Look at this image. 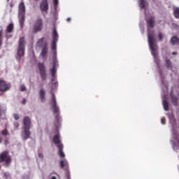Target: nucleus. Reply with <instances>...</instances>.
<instances>
[{
	"mask_svg": "<svg viewBox=\"0 0 179 179\" xmlns=\"http://www.w3.org/2000/svg\"><path fill=\"white\" fill-rule=\"evenodd\" d=\"M3 176L4 177H6V178H9V176H10L9 173L8 172L4 173Z\"/></svg>",
	"mask_w": 179,
	"mask_h": 179,
	"instance_id": "35",
	"label": "nucleus"
},
{
	"mask_svg": "<svg viewBox=\"0 0 179 179\" xmlns=\"http://www.w3.org/2000/svg\"><path fill=\"white\" fill-rule=\"evenodd\" d=\"M148 27H155V18L154 16H150V17L145 19Z\"/></svg>",
	"mask_w": 179,
	"mask_h": 179,
	"instance_id": "15",
	"label": "nucleus"
},
{
	"mask_svg": "<svg viewBox=\"0 0 179 179\" xmlns=\"http://www.w3.org/2000/svg\"><path fill=\"white\" fill-rule=\"evenodd\" d=\"M13 117H14V120H15V121H17V120H19V118H20V117L19 116V115L15 113L13 115Z\"/></svg>",
	"mask_w": 179,
	"mask_h": 179,
	"instance_id": "28",
	"label": "nucleus"
},
{
	"mask_svg": "<svg viewBox=\"0 0 179 179\" xmlns=\"http://www.w3.org/2000/svg\"><path fill=\"white\" fill-rule=\"evenodd\" d=\"M155 41H156V39L155 38V36H153V34H148V44L150 45L151 52L155 59V62L159 66V60L157 59V53L156 52L157 50V45L155 44Z\"/></svg>",
	"mask_w": 179,
	"mask_h": 179,
	"instance_id": "2",
	"label": "nucleus"
},
{
	"mask_svg": "<svg viewBox=\"0 0 179 179\" xmlns=\"http://www.w3.org/2000/svg\"><path fill=\"white\" fill-rule=\"evenodd\" d=\"M55 85H58V83H55Z\"/></svg>",
	"mask_w": 179,
	"mask_h": 179,
	"instance_id": "43",
	"label": "nucleus"
},
{
	"mask_svg": "<svg viewBox=\"0 0 179 179\" xmlns=\"http://www.w3.org/2000/svg\"><path fill=\"white\" fill-rule=\"evenodd\" d=\"M172 26L174 29H176V30H179V26L177 24H172Z\"/></svg>",
	"mask_w": 179,
	"mask_h": 179,
	"instance_id": "33",
	"label": "nucleus"
},
{
	"mask_svg": "<svg viewBox=\"0 0 179 179\" xmlns=\"http://www.w3.org/2000/svg\"><path fill=\"white\" fill-rule=\"evenodd\" d=\"M12 85L10 83L5 82L3 80H0V92H5L10 90Z\"/></svg>",
	"mask_w": 179,
	"mask_h": 179,
	"instance_id": "11",
	"label": "nucleus"
},
{
	"mask_svg": "<svg viewBox=\"0 0 179 179\" xmlns=\"http://www.w3.org/2000/svg\"><path fill=\"white\" fill-rule=\"evenodd\" d=\"M36 2H37L38 0H34Z\"/></svg>",
	"mask_w": 179,
	"mask_h": 179,
	"instance_id": "44",
	"label": "nucleus"
},
{
	"mask_svg": "<svg viewBox=\"0 0 179 179\" xmlns=\"http://www.w3.org/2000/svg\"><path fill=\"white\" fill-rule=\"evenodd\" d=\"M1 135L3 136H8V135H9V131L6 129L4 130L1 131Z\"/></svg>",
	"mask_w": 179,
	"mask_h": 179,
	"instance_id": "24",
	"label": "nucleus"
},
{
	"mask_svg": "<svg viewBox=\"0 0 179 179\" xmlns=\"http://www.w3.org/2000/svg\"><path fill=\"white\" fill-rule=\"evenodd\" d=\"M50 73H51L52 78H54L55 76V73H57V69L52 68L50 69Z\"/></svg>",
	"mask_w": 179,
	"mask_h": 179,
	"instance_id": "25",
	"label": "nucleus"
},
{
	"mask_svg": "<svg viewBox=\"0 0 179 179\" xmlns=\"http://www.w3.org/2000/svg\"><path fill=\"white\" fill-rule=\"evenodd\" d=\"M159 37V41H162V40H163V34H162L161 32L158 35Z\"/></svg>",
	"mask_w": 179,
	"mask_h": 179,
	"instance_id": "29",
	"label": "nucleus"
},
{
	"mask_svg": "<svg viewBox=\"0 0 179 179\" xmlns=\"http://www.w3.org/2000/svg\"><path fill=\"white\" fill-rule=\"evenodd\" d=\"M53 3L55 5V8H57V6H58V0H53Z\"/></svg>",
	"mask_w": 179,
	"mask_h": 179,
	"instance_id": "32",
	"label": "nucleus"
},
{
	"mask_svg": "<svg viewBox=\"0 0 179 179\" xmlns=\"http://www.w3.org/2000/svg\"><path fill=\"white\" fill-rule=\"evenodd\" d=\"M20 26L23 27L24 26V15H18Z\"/></svg>",
	"mask_w": 179,
	"mask_h": 179,
	"instance_id": "20",
	"label": "nucleus"
},
{
	"mask_svg": "<svg viewBox=\"0 0 179 179\" xmlns=\"http://www.w3.org/2000/svg\"><path fill=\"white\" fill-rule=\"evenodd\" d=\"M64 167H68V161L66 159L60 161V169H64Z\"/></svg>",
	"mask_w": 179,
	"mask_h": 179,
	"instance_id": "22",
	"label": "nucleus"
},
{
	"mask_svg": "<svg viewBox=\"0 0 179 179\" xmlns=\"http://www.w3.org/2000/svg\"><path fill=\"white\" fill-rule=\"evenodd\" d=\"M53 142L55 145L58 148V155L59 157H65V153H64V144L61 142V136H59V132L53 136Z\"/></svg>",
	"mask_w": 179,
	"mask_h": 179,
	"instance_id": "3",
	"label": "nucleus"
},
{
	"mask_svg": "<svg viewBox=\"0 0 179 179\" xmlns=\"http://www.w3.org/2000/svg\"><path fill=\"white\" fill-rule=\"evenodd\" d=\"M38 157H40V159H43V157H44V155H43V153H39Z\"/></svg>",
	"mask_w": 179,
	"mask_h": 179,
	"instance_id": "36",
	"label": "nucleus"
},
{
	"mask_svg": "<svg viewBox=\"0 0 179 179\" xmlns=\"http://www.w3.org/2000/svg\"><path fill=\"white\" fill-rule=\"evenodd\" d=\"M52 99L50 101V103L52 105L53 109V113L56 115L55 116V121L57 124H59V121H61V116H59V107L57 105V99L55 98V94L51 92Z\"/></svg>",
	"mask_w": 179,
	"mask_h": 179,
	"instance_id": "4",
	"label": "nucleus"
},
{
	"mask_svg": "<svg viewBox=\"0 0 179 179\" xmlns=\"http://www.w3.org/2000/svg\"><path fill=\"white\" fill-rule=\"evenodd\" d=\"M43 30V19L38 18L34 24V33H38Z\"/></svg>",
	"mask_w": 179,
	"mask_h": 179,
	"instance_id": "10",
	"label": "nucleus"
},
{
	"mask_svg": "<svg viewBox=\"0 0 179 179\" xmlns=\"http://www.w3.org/2000/svg\"><path fill=\"white\" fill-rule=\"evenodd\" d=\"M39 97L42 103L45 101V90H44V89H41L39 90Z\"/></svg>",
	"mask_w": 179,
	"mask_h": 179,
	"instance_id": "16",
	"label": "nucleus"
},
{
	"mask_svg": "<svg viewBox=\"0 0 179 179\" xmlns=\"http://www.w3.org/2000/svg\"><path fill=\"white\" fill-rule=\"evenodd\" d=\"M4 143L5 145H8V143H9V141H8V139L4 140Z\"/></svg>",
	"mask_w": 179,
	"mask_h": 179,
	"instance_id": "38",
	"label": "nucleus"
},
{
	"mask_svg": "<svg viewBox=\"0 0 179 179\" xmlns=\"http://www.w3.org/2000/svg\"><path fill=\"white\" fill-rule=\"evenodd\" d=\"M22 104H26V99H23L22 101Z\"/></svg>",
	"mask_w": 179,
	"mask_h": 179,
	"instance_id": "37",
	"label": "nucleus"
},
{
	"mask_svg": "<svg viewBox=\"0 0 179 179\" xmlns=\"http://www.w3.org/2000/svg\"><path fill=\"white\" fill-rule=\"evenodd\" d=\"M0 116H1V108H0Z\"/></svg>",
	"mask_w": 179,
	"mask_h": 179,
	"instance_id": "46",
	"label": "nucleus"
},
{
	"mask_svg": "<svg viewBox=\"0 0 179 179\" xmlns=\"http://www.w3.org/2000/svg\"><path fill=\"white\" fill-rule=\"evenodd\" d=\"M66 177L67 179H71V173H69V172H66Z\"/></svg>",
	"mask_w": 179,
	"mask_h": 179,
	"instance_id": "34",
	"label": "nucleus"
},
{
	"mask_svg": "<svg viewBox=\"0 0 179 179\" xmlns=\"http://www.w3.org/2000/svg\"><path fill=\"white\" fill-rule=\"evenodd\" d=\"M1 163L4 167H9V164L12 163V157L9 155V151L6 150L0 154V170L2 167Z\"/></svg>",
	"mask_w": 179,
	"mask_h": 179,
	"instance_id": "5",
	"label": "nucleus"
},
{
	"mask_svg": "<svg viewBox=\"0 0 179 179\" xmlns=\"http://www.w3.org/2000/svg\"><path fill=\"white\" fill-rule=\"evenodd\" d=\"M161 122H162V125H164L166 124V117H162Z\"/></svg>",
	"mask_w": 179,
	"mask_h": 179,
	"instance_id": "31",
	"label": "nucleus"
},
{
	"mask_svg": "<svg viewBox=\"0 0 179 179\" xmlns=\"http://www.w3.org/2000/svg\"><path fill=\"white\" fill-rule=\"evenodd\" d=\"M20 91H21V92H26V86H24V85H21V87H20Z\"/></svg>",
	"mask_w": 179,
	"mask_h": 179,
	"instance_id": "30",
	"label": "nucleus"
},
{
	"mask_svg": "<svg viewBox=\"0 0 179 179\" xmlns=\"http://www.w3.org/2000/svg\"><path fill=\"white\" fill-rule=\"evenodd\" d=\"M2 33H3V31L0 30V47H1L3 44Z\"/></svg>",
	"mask_w": 179,
	"mask_h": 179,
	"instance_id": "26",
	"label": "nucleus"
},
{
	"mask_svg": "<svg viewBox=\"0 0 179 179\" xmlns=\"http://www.w3.org/2000/svg\"><path fill=\"white\" fill-rule=\"evenodd\" d=\"M57 65H58V62L57 61V59H54L52 68L57 69Z\"/></svg>",
	"mask_w": 179,
	"mask_h": 179,
	"instance_id": "27",
	"label": "nucleus"
},
{
	"mask_svg": "<svg viewBox=\"0 0 179 179\" xmlns=\"http://www.w3.org/2000/svg\"><path fill=\"white\" fill-rule=\"evenodd\" d=\"M145 0H140V8L141 9H145V8L146 7V6L145 5Z\"/></svg>",
	"mask_w": 179,
	"mask_h": 179,
	"instance_id": "23",
	"label": "nucleus"
},
{
	"mask_svg": "<svg viewBox=\"0 0 179 179\" xmlns=\"http://www.w3.org/2000/svg\"><path fill=\"white\" fill-rule=\"evenodd\" d=\"M50 179H57V177L55 176H52V178Z\"/></svg>",
	"mask_w": 179,
	"mask_h": 179,
	"instance_id": "41",
	"label": "nucleus"
},
{
	"mask_svg": "<svg viewBox=\"0 0 179 179\" xmlns=\"http://www.w3.org/2000/svg\"><path fill=\"white\" fill-rule=\"evenodd\" d=\"M26 13V6L24 2L22 1L18 6V16H24Z\"/></svg>",
	"mask_w": 179,
	"mask_h": 179,
	"instance_id": "14",
	"label": "nucleus"
},
{
	"mask_svg": "<svg viewBox=\"0 0 179 179\" xmlns=\"http://www.w3.org/2000/svg\"><path fill=\"white\" fill-rule=\"evenodd\" d=\"M173 15L176 19H179V8L176 7L173 8Z\"/></svg>",
	"mask_w": 179,
	"mask_h": 179,
	"instance_id": "21",
	"label": "nucleus"
},
{
	"mask_svg": "<svg viewBox=\"0 0 179 179\" xmlns=\"http://www.w3.org/2000/svg\"><path fill=\"white\" fill-rule=\"evenodd\" d=\"M40 9L42 13H43V12H48V0H42L40 3Z\"/></svg>",
	"mask_w": 179,
	"mask_h": 179,
	"instance_id": "12",
	"label": "nucleus"
},
{
	"mask_svg": "<svg viewBox=\"0 0 179 179\" xmlns=\"http://www.w3.org/2000/svg\"><path fill=\"white\" fill-rule=\"evenodd\" d=\"M23 129L24 134H22V139L24 141H27L30 138L31 133L30 132V128L31 125V119L29 116H25L23 119Z\"/></svg>",
	"mask_w": 179,
	"mask_h": 179,
	"instance_id": "1",
	"label": "nucleus"
},
{
	"mask_svg": "<svg viewBox=\"0 0 179 179\" xmlns=\"http://www.w3.org/2000/svg\"><path fill=\"white\" fill-rule=\"evenodd\" d=\"M37 45L39 47H41L42 51L41 52V56H42L43 58H45V55H47V52H48V43L44 42V37H43L38 41Z\"/></svg>",
	"mask_w": 179,
	"mask_h": 179,
	"instance_id": "6",
	"label": "nucleus"
},
{
	"mask_svg": "<svg viewBox=\"0 0 179 179\" xmlns=\"http://www.w3.org/2000/svg\"><path fill=\"white\" fill-rule=\"evenodd\" d=\"M58 42V32L55 27L52 32V41L51 43L52 51H54L55 57H57V43Z\"/></svg>",
	"mask_w": 179,
	"mask_h": 179,
	"instance_id": "7",
	"label": "nucleus"
},
{
	"mask_svg": "<svg viewBox=\"0 0 179 179\" xmlns=\"http://www.w3.org/2000/svg\"><path fill=\"white\" fill-rule=\"evenodd\" d=\"M172 55H177V52H173Z\"/></svg>",
	"mask_w": 179,
	"mask_h": 179,
	"instance_id": "40",
	"label": "nucleus"
},
{
	"mask_svg": "<svg viewBox=\"0 0 179 179\" xmlns=\"http://www.w3.org/2000/svg\"><path fill=\"white\" fill-rule=\"evenodd\" d=\"M165 66L169 69H173V63L170 59H165Z\"/></svg>",
	"mask_w": 179,
	"mask_h": 179,
	"instance_id": "17",
	"label": "nucleus"
},
{
	"mask_svg": "<svg viewBox=\"0 0 179 179\" xmlns=\"http://www.w3.org/2000/svg\"><path fill=\"white\" fill-rule=\"evenodd\" d=\"M152 1L155 2V1H156V0H152Z\"/></svg>",
	"mask_w": 179,
	"mask_h": 179,
	"instance_id": "45",
	"label": "nucleus"
},
{
	"mask_svg": "<svg viewBox=\"0 0 179 179\" xmlns=\"http://www.w3.org/2000/svg\"><path fill=\"white\" fill-rule=\"evenodd\" d=\"M162 104H163L164 110L165 111H169V110H170L169 101H167V99H164L162 101Z\"/></svg>",
	"mask_w": 179,
	"mask_h": 179,
	"instance_id": "18",
	"label": "nucleus"
},
{
	"mask_svg": "<svg viewBox=\"0 0 179 179\" xmlns=\"http://www.w3.org/2000/svg\"><path fill=\"white\" fill-rule=\"evenodd\" d=\"M13 23H10L6 29V33H12V31H13Z\"/></svg>",
	"mask_w": 179,
	"mask_h": 179,
	"instance_id": "19",
	"label": "nucleus"
},
{
	"mask_svg": "<svg viewBox=\"0 0 179 179\" xmlns=\"http://www.w3.org/2000/svg\"><path fill=\"white\" fill-rule=\"evenodd\" d=\"M170 97H171V101L172 104L175 106V107H178L179 96H176L172 91L170 93Z\"/></svg>",
	"mask_w": 179,
	"mask_h": 179,
	"instance_id": "13",
	"label": "nucleus"
},
{
	"mask_svg": "<svg viewBox=\"0 0 179 179\" xmlns=\"http://www.w3.org/2000/svg\"><path fill=\"white\" fill-rule=\"evenodd\" d=\"M0 143H2V138L0 137Z\"/></svg>",
	"mask_w": 179,
	"mask_h": 179,
	"instance_id": "42",
	"label": "nucleus"
},
{
	"mask_svg": "<svg viewBox=\"0 0 179 179\" xmlns=\"http://www.w3.org/2000/svg\"><path fill=\"white\" fill-rule=\"evenodd\" d=\"M24 37L20 38L17 50L18 57H23L24 55Z\"/></svg>",
	"mask_w": 179,
	"mask_h": 179,
	"instance_id": "9",
	"label": "nucleus"
},
{
	"mask_svg": "<svg viewBox=\"0 0 179 179\" xmlns=\"http://www.w3.org/2000/svg\"><path fill=\"white\" fill-rule=\"evenodd\" d=\"M38 68L42 80H46L47 71L45 69V66L44 65V63L39 62L38 64Z\"/></svg>",
	"mask_w": 179,
	"mask_h": 179,
	"instance_id": "8",
	"label": "nucleus"
},
{
	"mask_svg": "<svg viewBox=\"0 0 179 179\" xmlns=\"http://www.w3.org/2000/svg\"><path fill=\"white\" fill-rule=\"evenodd\" d=\"M71 17H68V18L66 19V22H71Z\"/></svg>",
	"mask_w": 179,
	"mask_h": 179,
	"instance_id": "39",
	"label": "nucleus"
}]
</instances>
